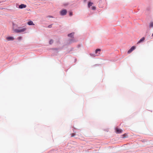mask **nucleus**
Returning <instances> with one entry per match:
<instances>
[{"label":"nucleus","mask_w":153,"mask_h":153,"mask_svg":"<svg viewBox=\"0 0 153 153\" xmlns=\"http://www.w3.org/2000/svg\"><path fill=\"white\" fill-rule=\"evenodd\" d=\"M100 51H101L100 49H97L95 51V53L97 54L98 52H100Z\"/></svg>","instance_id":"nucleus-11"},{"label":"nucleus","mask_w":153,"mask_h":153,"mask_svg":"<svg viewBox=\"0 0 153 153\" xmlns=\"http://www.w3.org/2000/svg\"><path fill=\"white\" fill-rule=\"evenodd\" d=\"M72 15V13L71 12H70L69 13V15L71 16Z\"/></svg>","instance_id":"nucleus-15"},{"label":"nucleus","mask_w":153,"mask_h":153,"mask_svg":"<svg viewBox=\"0 0 153 153\" xmlns=\"http://www.w3.org/2000/svg\"><path fill=\"white\" fill-rule=\"evenodd\" d=\"M74 33H71L70 34H68V36L71 37L72 38L73 37L74 35Z\"/></svg>","instance_id":"nucleus-9"},{"label":"nucleus","mask_w":153,"mask_h":153,"mask_svg":"<svg viewBox=\"0 0 153 153\" xmlns=\"http://www.w3.org/2000/svg\"><path fill=\"white\" fill-rule=\"evenodd\" d=\"M6 39L8 41L13 40L14 39V38L12 36H8L6 38Z\"/></svg>","instance_id":"nucleus-4"},{"label":"nucleus","mask_w":153,"mask_h":153,"mask_svg":"<svg viewBox=\"0 0 153 153\" xmlns=\"http://www.w3.org/2000/svg\"><path fill=\"white\" fill-rule=\"evenodd\" d=\"M85 2H86L87 0H83Z\"/></svg>","instance_id":"nucleus-19"},{"label":"nucleus","mask_w":153,"mask_h":153,"mask_svg":"<svg viewBox=\"0 0 153 153\" xmlns=\"http://www.w3.org/2000/svg\"><path fill=\"white\" fill-rule=\"evenodd\" d=\"M135 49V47L134 46H133L128 51V53H131Z\"/></svg>","instance_id":"nucleus-3"},{"label":"nucleus","mask_w":153,"mask_h":153,"mask_svg":"<svg viewBox=\"0 0 153 153\" xmlns=\"http://www.w3.org/2000/svg\"><path fill=\"white\" fill-rule=\"evenodd\" d=\"M74 135H75V134H74V133H73V134H72L71 137H73V136H74Z\"/></svg>","instance_id":"nucleus-16"},{"label":"nucleus","mask_w":153,"mask_h":153,"mask_svg":"<svg viewBox=\"0 0 153 153\" xmlns=\"http://www.w3.org/2000/svg\"><path fill=\"white\" fill-rule=\"evenodd\" d=\"M22 39V37H19L17 38V39L19 40H21Z\"/></svg>","instance_id":"nucleus-13"},{"label":"nucleus","mask_w":153,"mask_h":153,"mask_svg":"<svg viewBox=\"0 0 153 153\" xmlns=\"http://www.w3.org/2000/svg\"><path fill=\"white\" fill-rule=\"evenodd\" d=\"M116 132L117 133H120L122 132V130L118 128H116L115 129Z\"/></svg>","instance_id":"nucleus-5"},{"label":"nucleus","mask_w":153,"mask_h":153,"mask_svg":"<svg viewBox=\"0 0 153 153\" xmlns=\"http://www.w3.org/2000/svg\"><path fill=\"white\" fill-rule=\"evenodd\" d=\"M92 9L94 10H95L96 9V8L95 7H93L92 8Z\"/></svg>","instance_id":"nucleus-17"},{"label":"nucleus","mask_w":153,"mask_h":153,"mask_svg":"<svg viewBox=\"0 0 153 153\" xmlns=\"http://www.w3.org/2000/svg\"><path fill=\"white\" fill-rule=\"evenodd\" d=\"M67 13V11L65 10H63L61 11L60 12V14L62 15H65Z\"/></svg>","instance_id":"nucleus-2"},{"label":"nucleus","mask_w":153,"mask_h":153,"mask_svg":"<svg viewBox=\"0 0 153 153\" xmlns=\"http://www.w3.org/2000/svg\"><path fill=\"white\" fill-rule=\"evenodd\" d=\"M15 25V24L13 23V30L14 32L16 33H19L24 32L27 29L26 27H19L18 29H15L14 27Z\"/></svg>","instance_id":"nucleus-1"},{"label":"nucleus","mask_w":153,"mask_h":153,"mask_svg":"<svg viewBox=\"0 0 153 153\" xmlns=\"http://www.w3.org/2000/svg\"><path fill=\"white\" fill-rule=\"evenodd\" d=\"M152 36H153V33H152Z\"/></svg>","instance_id":"nucleus-20"},{"label":"nucleus","mask_w":153,"mask_h":153,"mask_svg":"<svg viewBox=\"0 0 153 153\" xmlns=\"http://www.w3.org/2000/svg\"><path fill=\"white\" fill-rule=\"evenodd\" d=\"M149 27L151 28V27H153V22H151L150 23L149 25Z\"/></svg>","instance_id":"nucleus-10"},{"label":"nucleus","mask_w":153,"mask_h":153,"mask_svg":"<svg viewBox=\"0 0 153 153\" xmlns=\"http://www.w3.org/2000/svg\"><path fill=\"white\" fill-rule=\"evenodd\" d=\"M27 24L29 25H34V24L33 23V22L32 21H29L27 22Z\"/></svg>","instance_id":"nucleus-8"},{"label":"nucleus","mask_w":153,"mask_h":153,"mask_svg":"<svg viewBox=\"0 0 153 153\" xmlns=\"http://www.w3.org/2000/svg\"><path fill=\"white\" fill-rule=\"evenodd\" d=\"M51 25H50L48 26V27H51Z\"/></svg>","instance_id":"nucleus-18"},{"label":"nucleus","mask_w":153,"mask_h":153,"mask_svg":"<svg viewBox=\"0 0 153 153\" xmlns=\"http://www.w3.org/2000/svg\"><path fill=\"white\" fill-rule=\"evenodd\" d=\"M26 7V5L22 4L19 6V8L20 9H22L23 8H25Z\"/></svg>","instance_id":"nucleus-6"},{"label":"nucleus","mask_w":153,"mask_h":153,"mask_svg":"<svg viewBox=\"0 0 153 153\" xmlns=\"http://www.w3.org/2000/svg\"><path fill=\"white\" fill-rule=\"evenodd\" d=\"M93 4V3L92 2H90L88 4V7H90L91 6L92 4Z\"/></svg>","instance_id":"nucleus-12"},{"label":"nucleus","mask_w":153,"mask_h":153,"mask_svg":"<svg viewBox=\"0 0 153 153\" xmlns=\"http://www.w3.org/2000/svg\"><path fill=\"white\" fill-rule=\"evenodd\" d=\"M145 39V38L144 37H142L139 41L137 42V44L143 42Z\"/></svg>","instance_id":"nucleus-7"},{"label":"nucleus","mask_w":153,"mask_h":153,"mask_svg":"<svg viewBox=\"0 0 153 153\" xmlns=\"http://www.w3.org/2000/svg\"><path fill=\"white\" fill-rule=\"evenodd\" d=\"M53 42V41L52 40H51L50 41V44H51Z\"/></svg>","instance_id":"nucleus-14"}]
</instances>
